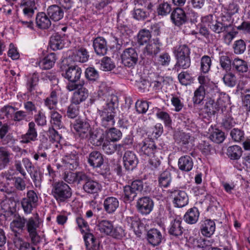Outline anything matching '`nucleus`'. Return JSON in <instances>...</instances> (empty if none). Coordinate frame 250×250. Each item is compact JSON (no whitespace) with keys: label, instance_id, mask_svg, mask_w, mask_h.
<instances>
[{"label":"nucleus","instance_id":"nucleus-1","mask_svg":"<svg viewBox=\"0 0 250 250\" xmlns=\"http://www.w3.org/2000/svg\"><path fill=\"white\" fill-rule=\"evenodd\" d=\"M105 100V99H104ZM117 97L108 95L102 109H98L100 115L101 125L104 127H110L115 123V109L117 105Z\"/></svg>","mask_w":250,"mask_h":250},{"label":"nucleus","instance_id":"nucleus-2","mask_svg":"<svg viewBox=\"0 0 250 250\" xmlns=\"http://www.w3.org/2000/svg\"><path fill=\"white\" fill-rule=\"evenodd\" d=\"M51 194L59 202H64L71 198L72 192L70 187L61 181L55 182L52 185Z\"/></svg>","mask_w":250,"mask_h":250},{"label":"nucleus","instance_id":"nucleus-3","mask_svg":"<svg viewBox=\"0 0 250 250\" xmlns=\"http://www.w3.org/2000/svg\"><path fill=\"white\" fill-rule=\"evenodd\" d=\"M81 74L82 69L77 65L68 66L62 73V76L69 81L66 87L68 91H72L77 89L79 86L77 82L80 80Z\"/></svg>","mask_w":250,"mask_h":250},{"label":"nucleus","instance_id":"nucleus-4","mask_svg":"<svg viewBox=\"0 0 250 250\" xmlns=\"http://www.w3.org/2000/svg\"><path fill=\"white\" fill-rule=\"evenodd\" d=\"M39 197L37 194L33 190H30L27 191L26 196L23 198L21 204L25 213H30L33 209L35 208L38 204Z\"/></svg>","mask_w":250,"mask_h":250},{"label":"nucleus","instance_id":"nucleus-5","mask_svg":"<svg viewBox=\"0 0 250 250\" xmlns=\"http://www.w3.org/2000/svg\"><path fill=\"white\" fill-rule=\"evenodd\" d=\"M122 62L126 67H134L138 62V54L132 47L125 49L121 55Z\"/></svg>","mask_w":250,"mask_h":250},{"label":"nucleus","instance_id":"nucleus-6","mask_svg":"<svg viewBox=\"0 0 250 250\" xmlns=\"http://www.w3.org/2000/svg\"><path fill=\"white\" fill-rule=\"evenodd\" d=\"M182 221L180 218L176 217L170 222L168 233L171 239L180 240L183 238L184 229L182 226Z\"/></svg>","mask_w":250,"mask_h":250},{"label":"nucleus","instance_id":"nucleus-7","mask_svg":"<svg viewBox=\"0 0 250 250\" xmlns=\"http://www.w3.org/2000/svg\"><path fill=\"white\" fill-rule=\"evenodd\" d=\"M233 21H231V17L222 16L221 21H215V23H210L208 24L211 30L214 32L220 34L224 33L228 29L231 28L233 25Z\"/></svg>","mask_w":250,"mask_h":250},{"label":"nucleus","instance_id":"nucleus-8","mask_svg":"<svg viewBox=\"0 0 250 250\" xmlns=\"http://www.w3.org/2000/svg\"><path fill=\"white\" fill-rule=\"evenodd\" d=\"M140 151L145 155L151 156L154 154H159L161 149L157 148L151 139L147 138L139 144Z\"/></svg>","mask_w":250,"mask_h":250},{"label":"nucleus","instance_id":"nucleus-9","mask_svg":"<svg viewBox=\"0 0 250 250\" xmlns=\"http://www.w3.org/2000/svg\"><path fill=\"white\" fill-rule=\"evenodd\" d=\"M171 196L173 198V204L177 208H183L188 205V197L187 193L178 189L171 190Z\"/></svg>","mask_w":250,"mask_h":250},{"label":"nucleus","instance_id":"nucleus-10","mask_svg":"<svg viewBox=\"0 0 250 250\" xmlns=\"http://www.w3.org/2000/svg\"><path fill=\"white\" fill-rule=\"evenodd\" d=\"M84 83L83 81L80 82L78 87L73 94L71 98V102L74 104H80L84 102L88 97V90L83 87Z\"/></svg>","mask_w":250,"mask_h":250},{"label":"nucleus","instance_id":"nucleus-11","mask_svg":"<svg viewBox=\"0 0 250 250\" xmlns=\"http://www.w3.org/2000/svg\"><path fill=\"white\" fill-rule=\"evenodd\" d=\"M138 211L143 214H148L152 210L153 202L148 197H144L138 199L137 205Z\"/></svg>","mask_w":250,"mask_h":250},{"label":"nucleus","instance_id":"nucleus-12","mask_svg":"<svg viewBox=\"0 0 250 250\" xmlns=\"http://www.w3.org/2000/svg\"><path fill=\"white\" fill-rule=\"evenodd\" d=\"M88 134L89 141L95 146H101L104 142L105 135L104 131L101 129L97 128L90 130Z\"/></svg>","mask_w":250,"mask_h":250},{"label":"nucleus","instance_id":"nucleus-13","mask_svg":"<svg viewBox=\"0 0 250 250\" xmlns=\"http://www.w3.org/2000/svg\"><path fill=\"white\" fill-rule=\"evenodd\" d=\"M74 129L79 134L80 137L85 138L87 137L90 132L89 123L82 119L76 120L73 125Z\"/></svg>","mask_w":250,"mask_h":250},{"label":"nucleus","instance_id":"nucleus-14","mask_svg":"<svg viewBox=\"0 0 250 250\" xmlns=\"http://www.w3.org/2000/svg\"><path fill=\"white\" fill-rule=\"evenodd\" d=\"M34 122L28 124V128L26 133L21 136V142L22 144H28L31 141H35L37 139L38 133Z\"/></svg>","mask_w":250,"mask_h":250},{"label":"nucleus","instance_id":"nucleus-15","mask_svg":"<svg viewBox=\"0 0 250 250\" xmlns=\"http://www.w3.org/2000/svg\"><path fill=\"white\" fill-rule=\"evenodd\" d=\"M124 166L127 170H132L136 167L138 163V159L135 153L131 151H126L124 155Z\"/></svg>","mask_w":250,"mask_h":250},{"label":"nucleus","instance_id":"nucleus-16","mask_svg":"<svg viewBox=\"0 0 250 250\" xmlns=\"http://www.w3.org/2000/svg\"><path fill=\"white\" fill-rule=\"evenodd\" d=\"M171 19L175 25L179 26L187 21V17L182 8L177 7L172 11Z\"/></svg>","mask_w":250,"mask_h":250},{"label":"nucleus","instance_id":"nucleus-17","mask_svg":"<svg viewBox=\"0 0 250 250\" xmlns=\"http://www.w3.org/2000/svg\"><path fill=\"white\" fill-rule=\"evenodd\" d=\"M93 46L95 53L100 56H104L107 51V42L104 38L98 37L93 41Z\"/></svg>","mask_w":250,"mask_h":250},{"label":"nucleus","instance_id":"nucleus-18","mask_svg":"<svg viewBox=\"0 0 250 250\" xmlns=\"http://www.w3.org/2000/svg\"><path fill=\"white\" fill-rule=\"evenodd\" d=\"M47 14L50 19L54 21H58L63 18L64 12L61 7L59 6L58 5L54 4L47 8Z\"/></svg>","mask_w":250,"mask_h":250},{"label":"nucleus","instance_id":"nucleus-19","mask_svg":"<svg viewBox=\"0 0 250 250\" xmlns=\"http://www.w3.org/2000/svg\"><path fill=\"white\" fill-rule=\"evenodd\" d=\"M163 239L161 232L157 229H152L147 231V240L153 246L159 245Z\"/></svg>","mask_w":250,"mask_h":250},{"label":"nucleus","instance_id":"nucleus-20","mask_svg":"<svg viewBox=\"0 0 250 250\" xmlns=\"http://www.w3.org/2000/svg\"><path fill=\"white\" fill-rule=\"evenodd\" d=\"M215 228V222L210 219H207L202 222L200 231L203 235L209 237L214 233Z\"/></svg>","mask_w":250,"mask_h":250},{"label":"nucleus","instance_id":"nucleus-21","mask_svg":"<svg viewBox=\"0 0 250 250\" xmlns=\"http://www.w3.org/2000/svg\"><path fill=\"white\" fill-rule=\"evenodd\" d=\"M63 161L66 168L73 170L76 169L79 166V156L76 152H72L70 154L65 156Z\"/></svg>","mask_w":250,"mask_h":250},{"label":"nucleus","instance_id":"nucleus-22","mask_svg":"<svg viewBox=\"0 0 250 250\" xmlns=\"http://www.w3.org/2000/svg\"><path fill=\"white\" fill-rule=\"evenodd\" d=\"M161 43L158 38L154 39L144 48L143 53L149 57H153L158 53L160 50Z\"/></svg>","mask_w":250,"mask_h":250},{"label":"nucleus","instance_id":"nucleus-23","mask_svg":"<svg viewBox=\"0 0 250 250\" xmlns=\"http://www.w3.org/2000/svg\"><path fill=\"white\" fill-rule=\"evenodd\" d=\"M88 162L94 168L101 167L104 164L103 156L99 151H92L89 154Z\"/></svg>","mask_w":250,"mask_h":250},{"label":"nucleus","instance_id":"nucleus-24","mask_svg":"<svg viewBox=\"0 0 250 250\" xmlns=\"http://www.w3.org/2000/svg\"><path fill=\"white\" fill-rule=\"evenodd\" d=\"M211 96L214 99L219 108L223 106L229 101V96L226 93L220 92L217 86H215L210 93Z\"/></svg>","mask_w":250,"mask_h":250},{"label":"nucleus","instance_id":"nucleus-25","mask_svg":"<svg viewBox=\"0 0 250 250\" xmlns=\"http://www.w3.org/2000/svg\"><path fill=\"white\" fill-rule=\"evenodd\" d=\"M101 185L97 181L93 180L90 177L83 187L84 191L89 194L97 193L101 190Z\"/></svg>","mask_w":250,"mask_h":250},{"label":"nucleus","instance_id":"nucleus-26","mask_svg":"<svg viewBox=\"0 0 250 250\" xmlns=\"http://www.w3.org/2000/svg\"><path fill=\"white\" fill-rule=\"evenodd\" d=\"M26 228L32 240L37 235V229L39 227V222L37 218L31 217L25 220Z\"/></svg>","mask_w":250,"mask_h":250},{"label":"nucleus","instance_id":"nucleus-27","mask_svg":"<svg viewBox=\"0 0 250 250\" xmlns=\"http://www.w3.org/2000/svg\"><path fill=\"white\" fill-rule=\"evenodd\" d=\"M119 205L118 200L114 197H108L104 202V209L109 214L114 212L119 207Z\"/></svg>","mask_w":250,"mask_h":250},{"label":"nucleus","instance_id":"nucleus-28","mask_svg":"<svg viewBox=\"0 0 250 250\" xmlns=\"http://www.w3.org/2000/svg\"><path fill=\"white\" fill-rule=\"evenodd\" d=\"M45 13L41 12L37 14L36 17V22L37 26L42 29L48 28L51 22L50 18Z\"/></svg>","mask_w":250,"mask_h":250},{"label":"nucleus","instance_id":"nucleus-29","mask_svg":"<svg viewBox=\"0 0 250 250\" xmlns=\"http://www.w3.org/2000/svg\"><path fill=\"white\" fill-rule=\"evenodd\" d=\"M89 55L88 51L84 48H80L73 53L71 56L72 59L74 62H86L89 59Z\"/></svg>","mask_w":250,"mask_h":250},{"label":"nucleus","instance_id":"nucleus-30","mask_svg":"<svg viewBox=\"0 0 250 250\" xmlns=\"http://www.w3.org/2000/svg\"><path fill=\"white\" fill-rule=\"evenodd\" d=\"M200 213L197 208H189L184 216L185 221L189 224H195L199 218Z\"/></svg>","mask_w":250,"mask_h":250},{"label":"nucleus","instance_id":"nucleus-31","mask_svg":"<svg viewBox=\"0 0 250 250\" xmlns=\"http://www.w3.org/2000/svg\"><path fill=\"white\" fill-rule=\"evenodd\" d=\"M193 166L192 159L188 155L181 157L178 161V167L180 170L186 172L191 170Z\"/></svg>","mask_w":250,"mask_h":250},{"label":"nucleus","instance_id":"nucleus-32","mask_svg":"<svg viewBox=\"0 0 250 250\" xmlns=\"http://www.w3.org/2000/svg\"><path fill=\"white\" fill-rule=\"evenodd\" d=\"M56 60V55L54 53L48 54L39 62V66L42 69H50L54 65Z\"/></svg>","mask_w":250,"mask_h":250},{"label":"nucleus","instance_id":"nucleus-33","mask_svg":"<svg viewBox=\"0 0 250 250\" xmlns=\"http://www.w3.org/2000/svg\"><path fill=\"white\" fill-rule=\"evenodd\" d=\"M25 219L23 217L18 216L14 219L10 224V228L15 233V235L18 237L19 233L18 230H22L25 228Z\"/></svg>","mask_w":250,"mask_h":250},{"label":"nucleus","instance_id":"nucleus-34","mask_svg":"<svg viewBox=\"0 0 250 250\" xmlns=\"http://www.w3.org/2000/svg\"><path fill=\"white\" fill-rule=\"evenodd\" d=\"M235 124L236 123L231 116L230 111L227 110L225 113H224L221 125L225 129L229 130L233 127Z\"/></svg>","mask_w":250,"mask_h":250},{"label":"nucleus","instance_id":"nucleus-35","mask_svg":"<svg viewBox=\"0 0 250 250\" xmlns=\"http://www.w3.org/2000/svg\"><path fill=\"white\" fill-rule=\"evenodd\" d=\"M232 67L233 70L239 73L246 72L249 69L247 62L239 58H235L232 61Z\"/></svg>","mask_w":250,"mask_h":250},{"label":"nucleus","instance_id":"nucleus-36","mask_svg":"<svg viewBox=\"0 0 250 250\" xmlns=\"http://www.w3.org/2000/svg\"><path fill=\"white\" fill-rule=\"evenodd\" d=\"M83 238L87 250H96L99 242L92 233H85Z\"/></svg>","mask_w":250,"mask_h":250},{"label":"nucleus","instance_id":"nucleus-37","mask_svg":"<svg viewBox=\"0 0 250 250\" xmlns=\"http://www.w3.org/2000/svg\"><path fill=\"white\" fill-rule=\"evenodd\" d=\"M171 180L170 171L166 169L160 174L158 179L159 184L161 187L167 188L170 185Z\"/></svg>","mask_w":250,"mask_h":250},{"label":"nucleus","instance_id":"nucleus-38","mask_svg":"<svg viewBox=\"0 0 250 250\" xmlns=\"http://www.w3.org/2000/svg\"><path fill=\"white\" fill-rule=\"evenodd\" d=\"M10 155L6 147H0V170L4 168L9 163Z\"/></svg>","mask_w":250,"mask_h":250},{"label":"nucleus","instance_id":"nucleus-39","mask_svg":"<svg viewBox=\"0 0 250 250\" xmlns=\"http://www.w3.org/2000/svg\"><path fill=\"white\" fill-rule=\"evenodd\" d=\"M241 147L237 145L229 146L227 149V155L231 160H238L242 155Z\"/></svg>","mask_w":250,"mask_h":250},{"label":"nucleus","instance_id":"nucleus-40","mask_svg":"<svg viewBox=\"0 0 250 250\" xmlns=\"http://www.w3.org/2000/svg\"><path fill=\"white\" fill-rule=\"evenodd\" d=\"M50 118V123L53 127L60 129L63 126L62 116L58 112L55 111H51Z\"/></svg>","mask_w":250,"mask_h":250},{"label":"nucleus","instance_id":"nucleus-41","mask_svg":"<svg viewBox=\"0 0 250 250\" xmlns=\"http://www.w3.org/2000/svg\"><path fill=\"white\" fill-rule=\"evenodd\" d=\"M50 45L53 50L61 49L64 46L63 40L60 35L56 34L50 38Z\"/></svg>","mask_w":250,"mask_h":250},{"label":"nucleus","instance_id":"nucleus-42","mask_svg":"<svg viewBox=\"0 0 250 250\" xmlns=\"http://www.w3.org/2000/svg\"><path fill=\"white\" fill-rule=\"evenodd\" d=\"M36 187H40L42 181V173L39 168H34L28 172Z\"/></svg>","mask_w":250,"mask_h":250},{"label":"nucleus","instance_id":"nucleus-43","mask_svg":"<svg viewBox=\"0 0 250 250\" xmlns=\"http://www.w3.org/2000/svg\"><path fill=\"white\" fill-rule=\"evenodd\" d=\"M190 50L186 44L180 45L174 50L175 58L190 57Z\"/></svg>","mask_w":250,"mask_h":250},{"label":"nucleus","instance_id":"nucleus-44","mask_svg":"<svg viewBox=\"0 0 250 250\" xmlns=\"http://www.w3.org/2000/svg\"><path fill=\"white\" fill-rule=\"evenodd\" d=\"M98 227L101 232L109 236L113 229L112 222L105 220H102L100 222L98 225Z\"/></svg>","mask_w":250,"mask_h":250},{"label":"nucleus","instance_id":"nucleus-45","mask_svg":"<svg viewBox=\"0 0 250 250\" xmlns=\"http://www.w3.org/2000/svg\"><path fill=\"white\" fill-rule=\"evenodd\" d=\"M137 193L128 186H126L124 188L123 199L125 202H131L133 201L136 197Z\"/></svg>","mask_w":250,"mask_h":250},{"label":"nucleus","instance_id":"nucleus-46","mask_svg":"<svg viewBox=\"0 0 250 250\" xmlns=\"http://www.w3.org/2000/svg\"><path fill=\"white\" fill-rule=\"evenodd\" d=\"M107 138L112 142H117L120 140L122 136L121 131L114 127H111L105 131Z\"/></svg>","mask_w":250,"mask_h":250},{"label":"nucleus","instance_id":"nucleus-47","mask_svg":"<svg viewBox=\"0 0 250 250\" xmlns=\"http://www.w3.org/2000/svg\"><path fill=\"white\" fill-rule=\"evenodd\" d=\"M151 37V35L149 30H141L137 35V42L140 45H144L149 41Z\"/></svg>","mask_w":250,"mask_h":250},{"label":"nucleus","instance_id":"nucleus-48","mask_svg":"<svg viewBox=\"0 0 250 250\" xmlns=\"http://www.w3.org/2000/svg\"><path fill=\"white\" fill-rule=\"evenodd\" d=\"M206 88L202 86H199L194 91L192 100L194 104H199L204 100L206 95Z\"/></svg>","mask_w":250,"mask_h":250},{"label":"nucleus","instance_id":"nucleus-49","mask_svg":"<svg viewBox=\"0 0 250 250\" xmlns=\"http://www.w3.org/2000/svg\"><path fill=\"white\" fill-rule=\"evenodd\" d=\"M28 2H25L22 4V5L25 6L23 9V15L21 17V19L23 18L25 20H32V17L34 14V10L32 7V5H35L34 2L31 1V4L28 6L27 4Z\"/></svg>","mask_w":250,"mask_h":250},{"label":"nucleus","instance_id":"nucleus-50","mask_svg":"<svg viewBox=\"0 0 250 250\" xmlns=\"http://www.w3.org/2000/svg\"><path fill=\"white\" fill-rule=\"evenodd\" d=\"M200 70L204 73H208L211 67L212 61L209 56L207 55L203 56L201 59Z\"/></svg>","mask_w":250,"mask_h":250},{"label":"nucleus","instance_id":"nucleus-51","mask_svg":"<svg viewBox=\"0 0 250 250\" xmlns=\"http://www.w3.org/2000/svg\"><path fill=\"white\" fill-rule=\"evenodd\" d=\"M209 138L212 141L220 144L222 143L225 138V133L218 129H215L210 134Z\"/></svg>","mask_w":250,"mask_h":250},{"label":"nucleus","instance_id":"nucleus-52","mask_svg":"<svg viewBox=\"0 0 250 250\" xmlns=\"http://www.w3.org/2000/svg\"><path fill=\"white\" fill-rule=\"evenodd\" d=\"M101 69L105 71H111L115 67L114 62L108 57H104L100 63Z\"/></svg>","mask_w":250,"mask_h":250},{"label":"nucleus","instance_id":"nucleus-53","mask_svg":"<svg viewBox=\"0 0 250 250\" xmlns=\"http://www.w3.org/2000/svg\"><path fill=\"white\" fill-rule=\"evenodd\" d=\"M205 107L207 108V112L211 115H214L219 108L216 101L212 96L207 102Z\"/></svg>","mask_w":250,"mask_h":250},{"label":"nucleus","instance_id":"nucleus-54","mask_svg":"<svg viewBox=\"0 0 250 250\" xmlns=\"http://www.w3.org/2000/svg\"><path fill=\"white\" fill-rule=\"evenodd\" d=\"M121 146V145H117L106 140L102 145V149L105 153L112 154L115 152L118 147H120Z\"/></svg>","mask_w":250,"mask_h":250},{"label":"nucleus","instance_id":"nucleus-55","mask_svg":"<svg viewBox=\"0 0 250 250\" xmlns=\"http://www.w3.org/2000/svg\"><path fill=\"white\" fill-rule=\"evenodd\" d=\"M79 104L71 102V104L67 107V116L71 119L76 118L79 114Z\"/></svg>","mask_w":250,"mask_h":250},{"label":"nucleus","instance_id":"nucleus-56","mask_svg":"<svg viewBox=\"0 0 250 250\" xmlns=\"http://www.w3.org/2000/svg\"><path fill=\"white\" fill-rule=\"evenodd\" d=\"M176 63L175 67H179L183 69H187L190 65V57L176 58Z\"/></svg>","mask_w":250,"mask_h":250},{"label":"nucleus","instance_id":"nucleus-57","mask_svg":"<svg viewBox=\"0 0 250 250\" xmlns=\"http://www.w3.org/2000/svg\"><path fill=\"white\" fill-rule=\"evenodd\" d=\"M85 77L90 81L95 82L99 79L98 72L94 68L89 67L85 71Z\"/></svg>","mask_w":250,"mask_h":250},{"label":"nucleus","instance_id":"nucleus-58","mask_svg":"<svg viewBox=\"0 0 250 250\" xmlns=\"http://www.w3.org/2000/svg\"><path fill=\"white\" fill-rule=\"evenodd\" d=\"M178 78L180 83L185 85H187L193 81L192 76L187 71L181 72L178 75Z\"/></svg>","mask_w":250,"mask_h":250},{"label":"nucleus","instance_id":"nucleus-59","mask_svg":"<svg viewBox=\"0 0 250 250\" xmlns=\"http://www.w3.org/2000/svg\"><path fill=\"white\" fill-rule=\"evenodd\" d=\"M171 11V5L167 2H164L160 3L157 8L158 15L161 16H166L169 14Z\"/></svg>","mask_w":250,"mask_h":250},{"label":"nucleus","instance_id":"nucleus-60","mask_svg":"<svg viewBox=\"0 0 250 250\" xmlns=\"http://www.w3.org/2000/svg\"><path fill=\"white\" fill-rule=\"evenodd\" d=\"M39 81V77L38 75L34 73L32 76L28 79L26 86L28 90L31 92L35 89V87L37 85Z\"/></svg>","mask_w":250,"mask_h":250},{"label":"nucleus","instance_id":"nucleus-61","mask_svg":"<svg viewBox=\"0 0 250 250\" xmlns=\"http://www.w3.org/2000/svg\"><path fill=\"white\" fill-rule=\"evenodd\" d=\"M110 236L115 239H121L125 236V229L120 226L113 228Z\"/></svg>","mask_w":250,"mask_h":250},{"label":"nucleus","instance_id":"nucleus-62","mask_svg":"<svg viewBox=\"0 0 250 250\" xmlns=\"http://www.w3.org/2000/svg\"><path fill=\"white\" fill-rule=\"evenodd\" d=\"M246 43L242 40H239L235 42L233 44L234 52L236 54H241L246 50Z\"/></svg>","mask_w":250,"mask_h":250},{"label":"nucleus","instance_id":"nucleus-63","mask_svg":"<svg viewBox=\"0 0 250 250\" xmlns=\"http://www.w3.org/2000/svg\"><path fill=\"white\" fill-rule=\"evenodd\" d=\"M220 63L221 67L227 71L230 70L232 67V62L227 55H222L220 57Z\"/></svg>","mask_w":250,"mask_h":250},{"label":"nucleus","instance_id":"nucleus-64","mask_svg":"<svg viewBox=\"0 0 250 250\" xmlns=\"http://www.w3.org/2000/svg\"><path fill=\"white\" fill-rule=\"evenodd\" d=\"M223 81L226 85L228 86L233 87L236 84V77L232 73H227L223 78Z\"/></svg>","mask_w":250,"mask_h":250}]
</instances>
